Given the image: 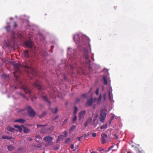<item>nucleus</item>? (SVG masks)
<instances>
[{
    "instance_id": "obj_1",
    "label": "nucleus",
    "mask_w": 153,
    "mask_h": 153,
    "mask_svg": "<svg viewBox=\"0 0 153 153\" xmlns=\"http://www.w3.org/2000/svg\"><path fill=\"white\" fill-rule=\"evenodd\" d=\"M15 71L14 72L13 74L15 78H17L19 75L17 74V73H21V70H24L28 74V76L30 77V75L33 76H36L37 74V70L34 68L30 67L29 65L26 62H23L22 64L18 63L13 65Z\"/></svg>"
},
{
    "instance_id": "obj_32",
    "label": "nucleus",
    "mask_w": 153,
    "mask_h": 153,
    "mask_svg": "<svg viewBox=\"0 0 153 153\" xmlns=\"http://www.w3.org/2000/svg\"><path fill=\"white\" fill-rule=\"evenodd\" d=\"M92 121V118L91 117L89 118L87 122V123H91Z\"/></svg>"
},
{
    "instance_id": "obj_25",
    "label": "nucleus",
    "mask_w": 153,
    "mask_h": 153,
    "mask_svg": "<svg viewBox=\"0 0 153 153\" xmlns=\"http://www.w3.org/2000/svg\"><path fill=\"white\" fill-rule=\"evenodd\" d=\"M78 108L76 106H75L74 108V111L73 112V114L74 115H76V112L77 111Z\"/></svg>"
},
{
    "instance_id": "obj_29",
    "label": "nucleus",
    "mask_w": 153,
    "mask_h": 153,
    "mask_svg": "<svg viewBox=\"0 0 153 153\" xmlns=\"http://www.w3.org/2000/svg\"><path fill=\"white\" fill-rule=\"evenodd\" d=\"M46 114L47 113L45 111L43 112L41 115L39 116V117L40 118L42 117H43L45 116L46 115Z\"/></svg>"
},
{
    "instance_id": "obj_14",
    "label": "nucleus",
    "mask_w": 153,
    "mask_h": 153,
    "mask_svg": "<svg viewBox=\"0 0 153 153\" xmlns=\"http://www.w3.org/2000/svg\"><path fill=\"white\" fill-rule=\"evenodd\" d=\"M49 109L51 110L52 113L53 114L56 113L58 111V108L57 107H56L54 109L51 108L50 107H49Z\"/></svg>"
},
{
    "instance_id": "obj_19",
    "label": "nucleus",
    "mask_w": 153,
    "mask_h": 153,
    "mask_svg": "<svg viewBox=\"0 0 153 153\" xmlns=\"http://www.w3.org/2000/svg\"><path fill=\"white\" fill-rule=\"evenodd\" d=\"M14 126L15 128H18V129L19 131L20 132H21L22 131V128L20 126H19L17 125H15Z\"/></svg>"
},
{
    "instance_id": "obj_44",
    "label": "nucleus",
    "mask_w": 153,
    "mask_h": 153,
    "mask_svg": "<svg viewBox=\"0 0 153 153\" xmlns=\"http://www.w3.org/2000/svg\"><path fill=\"white\" fill-rule=\"evenodd\" d=\"M97 134L95 133H94L92 134V136L93 137H95L96 136Z\"/></svg>"
},
{
    "instance_id": "obj_43",
    "label": "nucleus",
    "mask_w": 153,
    "mask_h": 153,
    "mask_svg": "<svg viewBox=\"0 0 153 153\" xmlns=\"http://www.w3.org/2000/svg\"><path fill=\"white\" fill-rule=\"evenodd\" d=\"M112 97L113 96H108L109 99L111 102H112V100H111V99L112 98Z\"/></svg>"
},
{
    "instance_id": "obj_21",
    "label": "nucleus",
    "mask_w": 153,
    "mask_h": 153,
    "mask_svg": "<svg viewBox=\"0 0 153 153\" xmlns=\"http://www.w3.org/2000/svg\"><path fill=\"white\" fill-rule=\"evenodd\" d=\"M7 129L9 131L12 132L14 131V128H13L11 127L10 126L7 127Z\"/></svg>"
},
{
    "instance_id": "obj_12",
    "label": "nucleus",
    "mask_w": 153,
    "mask_h": 153,
    "mask_svg": "<svg viewBox=\"0 0 153 153\" xmlns=\"http://www.w3.org/2000/svg\"><path fill=\"white\" fill-rule=\"evenodd\" d=\"M43 139L45 141L48 142L49 144L51 143L53 140L52 137L50 136H48L45 137Z\"/></svg>"
},
{
    "instance_id": "obj_8",
    "label": "nucleus",
    "mask_w": 153,
    "mask_h": 153,
    "mask_svg": "<svg viewBox=\"0 0 153 153\" xmlns=\"http://www.w3.org/2000/svg\"><path fill=\"white\" fill-rule=\"evenodd\" d=\"M83 54L85 59L86 60H88V63H90L91 62V60L88 59L89 58V56L88 55V52L87 49L84 48L83 49Z\"/></svg>"
},
{
    "instance_id": "obj_46",
    "label": "nucleus",
    "mask_w": 153,
    "mask_h": 153,
    "mask_svg": "<svg viewBox=\"0 0 153 153\" xmlns=\"http://www.w3.org/2000/svg\"><path fill=\"white\" fill-rule=\"evenodd\" d=\"M64 134L65 135V136L67 135V131H64Z\"/></svg>"
},
{
    "instance_id": "obj_38",
    "label": "nucleus",
    "mask_w": 153,
    "mask_h": 153,
    "mask_svg": "<svg viewBox=\"0 0 153 153\" xmlns=\"http://www.w3.org/2000/svg\"><path fill=\"white\" fill-rule=\"evenodd\" d=\"M36 138L40 139L41 138L40 136L39 135H37L36 137Z\"/></svg>"
},
{
    "instance_id": "obj_15",
    "label": "nucleus",
    "mask_w": 153,
    "mask_h": 153,
    "mask_svg": "<svg viewBox=\"0 0 153 153\" xmlns=\"http://www.w3.org/2000/svg\"><path fill=\"white\" fill-rule=\"evenodd\" d=\"M23 55L25 57L27 58L29 56V53L28 51L27 50H25L24 51Z\"/></svg>"
},
{
    "instance_id": "obj_34",
    "label": "nucleus",
    "mask_w": 153,
    "mask_h": 153,
    "mask_svg": "<svg viewBox=\"0 0 153 153\" xmlns=\"http://www.w3.org/2000/svg\"><path fill=\"white\" fill-rule=\"evenodd\" d=\"M112 93L110 91V89H109V91H108V96H112Z\"/></svg>"
},
{
    "instance_id": "obj_35",
    "label": "nucleus",
    "mask_w": 153,
    "mask_h": 153,
    "mask_svg": "<svg viewBox=\"0 0 153 153\" xmlns=\"http://www.w3.org/2000/svg\"><path fill=\"white\" fill-rule=\"evenodd\" d=\"M99 88H97L96 91H95V93L97 95H98V94H99Z\"/></svg>"
},
{
    "instance_id": "obj_7",
    "label": "nucleus",
    "mask_w": 153,
    "mask_h": 153,
    "mask_svg": "<svg viewBox=\"0 0 153 153\" xmlns=\"http://www.w3.org/2000/svg\"><path fill=\"white\" fill-rule=\"evenodd\" d=\"M82 37L79 36L78 34H75L73 36L74 39L76 44L82 42Z\"/></svg>"
},
{
    "instance_id": "obj_39",
    "label": "nucleus",
    "mask_w": 153,
    "mask_h": 153,
    "mask_svg": "<svg viewBox=\"0 0 153 153\" xmlns=\"http://www.w3.org/2000/svg\"><path fill=\"white\" fill-rule=\"evenodd\" d=\"M18 36L19 38H21L22 37V35L20 33H19L18 34Z\"/></svg>"
},
{
    "instance_id": "obj_56",
    "label": "nucleus",
    "mask_w": 153,
    "mask_h": 153,
    "mask_svg": "<svg viewBox=\"0 0 153 153\" xmlns=\"http://www.w3.org/2000/svg\"><path fill=\"white\" fill-rule=\"evenodd\" d=\"M89 47H90L91 45L89 43Z\"/></svg>"
},
{
    "instance_id": "obj_62",
    "label": "nucleus",
    "mask_w": 153,
    "mask_h": 153,
    "mask_svg": "<svg viewBox=\"0 0 153 153\" xmlns=\"http://www.w3.org/2000/svg\"><path fill=\"white\" fill-rule=\"evenodd\" d=\"M115 137H116V138L117 139V136H116Z\"/></svg>"
},
{
    "instance_id": "obj_55",
    "label": "nucleus",
    "mask_w": 153,
    "mask_h": 153,
    "mask_svg": "<svg viewBox=\"0 0 153 153\" xmlns=\"http://www.w3.org/2000/svg\"><path fill=\"white\" fill-rule=\"evenodd\" d=\"M82 96H85V94H82Z\"/></svg>"
},
{
    "instance_id": "obj_57",
    "label": "nucleus",
    "mask_w": 153,
    "mask_h": 153,
    "mask_svg": "<svg viewBox=\"0 0 153 153\" xmlns=\"http://www.w3.org/2000/svg\"><path fill=\"white\" fill-rule=\"evenodd\" d=\"M14 87L15 88V89H16V86H14Z\"/></svg>"
},
{
    "instance_id": "obj_31",
    "label": "nucleus",
    "mask_w": 153,
    "mask_h": 153,
    "mask_svg": "<svg viewBox=\"0 0 153 153\" xmlns=\"http://www.w3.org/2000/svg\"><path fill=\"white\" fill-rule=\"evenodd\" d=\"M76 126H71V127L70 130V132L72 131L75 128Z\"/></svg>"
},
{
    "instance_id": "obj_9",
    "label": "nucleus",
    "mask_w": 153,
    "mask_h": 153,
    "mask_svg": "<svg viewBox=\"0 0 153 153\" xmlns=\"http://www.w3.org/2000/svg\"><path fill=\"white\" fill-rule=\"evenodd\" d=\"M106 114L104 111H102L100 113V121L103 123L106 117Z\"/></svg>"
},
{
    "instance_id": "obj_54",
    "label": "nucleus",
    "mask_w": 153,
    "mask_h": 153,
    "mask_svg": "<svg viewBox=\"0 0 153 153\" xmlns=\"http://www.w3.org/2000/svg\"><path fill=\"white\" fill-rule=\"evenodd\" d=\"M62 135H61L60 136H59V138H60L61 137H62Z\"/></svg>"
},
{
    "instance_id": "obj_26",
    "label": "nucleus",
    "mask_w": 153,
    "mask_h": 153,
    "mask_svg": "<svg viewBox=\"0 0 153 153\" xmlns=\"http://www.w3.org/2000/svg\"><path fill=\"white\" fill-rule=\"evenodd\" d=\"M97 116V115L95 116L94 118L93 125H94L95 126H96V124L95 123V121L96 120Z\"/></svg>"
},
{
    "instance_id": "obj_61",
    "label": "nucleus",
    "mask_w": 153,
    "mask_h": 153,
    "mask_svg": "<svg viewBox=\"0 0 153 153\" xmlns=\"http://www.w3.org/2000/svg\"><path fill=\"white\" fill-rule=\"evenodd\" d=\"M110 149H111V148H109L108 149V150H109Z\"/></svg>"
},
{
    "instance_id": "obj_4",
    "label": "nucleus",
    "mask_w": 153,
    "mask_h": 153,
    "mask_svg": "<svg viewBox=\"0 0 153 153\" xmlns=\"http://www.w3.org/2000/svg\"><path fill=\"white\" fill-rule=\"evenodd\" d=\"M19 88L22 89L26 94H30L31 92V90L26 86L25 83L23 82H20L19 84Z\"/></svg>"
},
{
    "instance_id": "obj_18",
    "label": "nucleus",
    "mask_w": 153,
    "mask_h": 153,
    "mask_svg": "<svg viewBox=\"0 0 153 153\" xmlns=\"http://www.w3.org/2000/svg\"><path fill=\"white\" fill-rule=\"evenodd\" d=\"M42 99L45 101H46L48 103L49 105H51V102L49 100L47 97V96H42Z\"/></svg>"
},
{
    "instance_id": "obj_2",
    "label": "nucleus",
    "mask_w": 153,
    "mask_h": 153,
    "mask_svg": "<svg viewBox=\"0 0 153 153\" xmlns=\"http://www.w3.org/2000/svg\"><path fill=\"white\" fill-rule=\"evenodd\" d=\"M101 101V96H100L98 99L91 98L87 101V104L89 106H93V108L94 109L97 104L100 105Z\"/></svg>"
},
{
    "instance_id": "obj_3",
    "label": "nucleus",
    "mask_w": 153,
    "mask_h": 153,
    "mask_svg": "<svg viewBox=\"0 0 153 153\" xmlns=\"http://www.w3.org/2000/svg\"><path fill=\"white\" fill-rule=\"evenodd\" d=\"M47 125H41L40 124H37V127L40 129V132L41 133H47L50 134L52 131L53 130V127H51L50 128H45V127L47 126Z\"/></svg>"
},
{
    "instance_id": "obj_48",
    "label": "nucleus",
    "mask_w": 153,
    "mask_h": 153,
    "mask_svg": "<svg viewBox=\"0 0 153 153\" xmlns=\"http://www.w3.org/2000/svg\"><path fill=\"white\" fill-rule=\"evenodd\" d=\"M82 137V136L81 137H79L78 138V140L79 141H81V137Z\"/></svg>"
},
{
    "instance_id": "obj_63",
    "label": "nucleus",
    "mask_w": 153,
    "mask_h": 153,
    "mask_svg": "<svg viewBox=\"0 0 153 153\" xmlns=\"http://www.w3.org/2000/svg\"><path fill=\"white\" fill-rule=\"evenodd\" d=\"M71 69H72V68H72V67H71Z\"/></svg>"
},
{
    "instance_id": "obj_23",
    "label": "nucleus",
    "mask_w": 153,
    "mask_h": 153,
    "mask_svg": "<svg viewBox=\"0 0 153 153\" xmlns=\"http://www.w3.org/2000/svg\"><path fill=\"white\" fill-rule=\"evenodd\" d=\"M12 137H8L7 136H3L2 137V138L3 139H10L12 138Z\"/></svg>"
},
{
    "instance_id": "obj_49",
    "label": "nucleus",
    "mask_w": 153,
    "mask_h": 153,
    "mask_svg": "<svg viewBox=\"0 0 153 153\" xmlns=\"http://www.w3.org/2000/svg\"><path fill=\"white\" fill-rule=\"evenodd\" d=\"M59 117V116H56L55 118L54 119L55 120L57 119Z\"/></svg>"
},
{
    "instance_id": "obj_11",
    "label": "nucleus",
    "mask_w": 153,
    "mask_h": 153,
    "mask_svg": "<svg viewBox=\"0 0 153 153\" xmlns=\"http://www.w3.org/2000/svg\"><path fill=\"white\" fill-rule=\"evenodd\" d=\"M24 45L25 47L31 48L33 45V42L31 41L28 40L25 42Z\"/></svg>"
},
{
    "instance_id": "obj_20",
    "label": "nucleus",
    "mask_w": 153,
    "mask_h": 153,
    "mask_svg": "<svg viewBox=\"0 0 153 153\" xmlns=\"http://www.w3.org/2000/svg\"><path fill=\"white\" fill-rule=\"evenodd\" d=\"M25 110L24 109H17V111L18 113H21L22 114H25L24 111Z\"/></svg>"
},
{
    "instance_id": "obj_27",
    "label": "nucleus",
    "mask_w": 153,
    "mask_h": 153,
    "mask_svg": "<svg viewBox=\"0 0 153 153\" xmlns=\"http://www.w3.org/2000/svg\"><path fill=\"white\" fill-rule=\"evenodd\" d=\"M107 124L106 123L105 125L101 126L100 128L101 129H105L107 128Z\"/></svg>"
},
{
    "instance_id": "obj_41",
    "label": "nucleus",
    "mask_w": 153,
    "mask_h": 153,
    "mask_svg": "<svg viewBox=\"0 0 153 153\" xmlns=\"http://www.w3.org/2000/svg\"><path fill=\"white\" fill-rule=\"evenodd\" d=\"M80 100L79 99L77 98V99H76V101H75V102H79L80 101Z\"/></svg>"
},
{
    "instance_id": "obj_36",
    "label": "nucleus",
    "mask_w": 153,
    "mask_h": 153,
    "mask_svg": "<svg viewBox=\"0 0 153 153\" xmlns=\"http://www.w3.org/2000/svg\"><path fill=\"white\" fill-rule=\"evenodd\" d=\"M17 26V23L15 22H14V25H13V27L14 28H16Z\"/></svg>"
},
{
    "instance_id": "obj_6",
    "label": "nucleus",
    "mask_w": 153,
    "mask_h": 153,
    "mask_svg": "<svg viewBox=\"0 0 153 153\" xmlns=\"http://www.w3.org/2000/svg\"><path fill=\"white\" fill-rule=\"evenodd\" d=\"M41 85V82L38 80H36L33 85V86L36 87L39 90L42 91L43 88Z\"/></svg>"
},
{
    "instance_id": "obj_42",
    "label": "nucleus",
    "mask_w": 153,
    "mask_h": 153,
    "mask_svg": "<svg viewBox=\"0 0 153 153\" xmlns=\"http://www.w3.org/2000/svg\"><path fill=\"white\" fill-rule=\"evenodd\" d=\"M88 123H87V122H86L84 124V126L85 127L87 126H88Z\"/></svg>"
},
{
    "instance_id": "obj_28",
    "label": "nucleus",
    "mask_w": 153,
    "mask_h": 153,
    "mask_svg": "<svg viewBox=\"0 0 153 153\" xmlns=\"http://www.w3.org/2000/svg\"><path fill=\"white\" fill-rule=\"evenodd\" d=\"M8 149L10 151H12L14 149V147L12 146H9L7 147Z\"/></svg>"
},
{
    "instance_id": "obj_22",
    "label": "nucleus",
    "mask_w": 153,
    "mask_h": 153,
    "mask_svg": "<svg viewBox=\"0 0 153 153\" xmlns=\"http://www.w3.org/2000/svg\"><path fill=\"white\" fill-rule=\"evenodd\" d=\"M103 80L105 85H107V80L106 77L104 76L103 77Z\"/></svg>"
},
{
    "instance_id": "obj_51",
    "label": "nucleus",
    "mask_w": 153,
    "mask_h": 153,
    "mask_svg": "<svg viewBox=\"0 0 153 153\" xmlns=\"http://www.w3.org/2000/svg\"><path fill=\"white\" fill-rule=\"evenodd\" d=\"M24 97V98H25V99H27V98H26V97L27 96H23Z\"/></svg>"
},
{
    "instance_id": "obj_10",
    "label": "nucleus",
    "mask_w": 153,
    "mask_h": 153,
    "mask_svg": "<svg viewBox=\"0 0 153 153\" xmlns=\"http://www.w3.org/2000/svg\"><path fill=\"white\" fill-rule=\"evenodd\" d=\"M101 143L104 144L107 141L108 137L107 135L105 134H101Z\"/></svg>"
},
{
    "instance_id": "obj_52",
    "label": "nucleus",
    "mask_w": 153,
    "mask_h": 153,
    "mask_svg": "<svg viewBox=\"0 0 153 153\" xmlns=\"http://www.w3.org/2000/svg\"><path fill=\"white\" fill-rule=\"evenodd\" d=\"M20 95V96H24V95L23 94H22V93H21Z\"/></svg>"
},
{
    "instance_id": "obj_58",
    "label": "nucleus",
    "mask_w": 153,
    "mask_h": 153,
    "mask_svg": "<svg viewBox=\"0 0 153 153\" xmlns=\"http://www.w3.org/2000/svg\"><path fill=\"white\" fill-rule=\"evenodd\" d=\"M32 139L31 138V139H30V141H32Z\"/></svg>"
},
{
    "instance_id": "obj_30",
    "label": "nucleus",
    "mask_w": 153,
    "mask_h": 153,
    "mask_svg": "<svg viewBox=\"0 0 153 153\" xmlns=\"http://www.w3.org/2000/svg\"><path fill=\"white\" fill-rule=\"evenodd\" d=\"M135 150L136 151H137L140 153H141L143 152V150L141 149H139L137 148H135Z\"/></svg>"
},
{
    "instance_id": "obj_59",
    "label": "nucleus",
    "mask_w": 153,
    "mask_h": 153,
    "mask_svg": "<svg viewBox=\"0 0 153 153\" xmlns=\"http://www.w3.org/2000/svg\"><path fill=\"white\" fill-rule=\"evenodd\" d=\"M127 153H131V152H127Z\"/></svg>"
},
{
    "instance_id": "obj_37",
    "label": "nucleus",
    "mask_w": 153,
    "mask_h": 153,
    "mask_svg": "<svg viewBox=\"0 0 153 153\" xmlns=\"http://www.w3.org/2000/svg\"><path fill=\"white\" fill-rule=\"evenodd\" d=\"M54 149L55 150H57L59 149V147L58 146H56L55 147Z\"/></svg>"
},
{
    "instance_id": "obj_24",
    "label": "nucleus",
    "mask_w": 153,
    "mask_h": 153,
    "mask_svg": "<svg viewBox=\"0 0 153 153\" xmlns=\"http://www.w3.org/2000/svg\"><path fill=\"white\" fill-rule=\"evenodd\" d=\"M74 116L73 118V122L74 123H75L76 120H77V117L76 115H74Z\"/></svg>"
},
{
    "instance_id": "obj_50",
    "label": "nucleus",
    "mask_w": 153,
    "mask_h": 153,
    "mask_svg": "<svg viewBox=\"0 0 153 153\" xmlns=\"http://www.w3.org/2000/svg\"><path fill=\"white\" fill-rule=\"evenodd\" d=\"M54 46H51V49H53L54 48Z\"/></svg>"
},
{
    "instance_id": "obj_40",
    "label": "nucleus",
    "mask_w": 153,
    "mask_h": 153,
    "mask_svg": "<svg viewBox=\"0 0 153 153\" xmlns=\"http://www.w3.org/2000/svg\"><path fill=\"white\" fill-rule=\"evenodd\" d=\"M71 140V139L70 138H68L66 139V142L67 143L68 142H69Z\"/></svg>"
},
{
    "instance_id": "obj_47",
    "label": "nucleus",
    "mask_w": 153,
    "mask_h": 153,
    "mask_svg": "<svg viewBox=\"0 0 153 153\" xmlns=\"http://www.w3.org/2000/svg\"><path fill=\"white\" fill-rule=\"evenodd\" d=\"M71 149H74V146L73 145H71Z\"/></svg>"
},
{
    "instance_id": "obj_60",
    "label": "nucleus",
    "mask_w": 153,
    "mask_h": 153,
    "mask_svg": "<svg viewBox=\"0 0 153 153\" xmlns=\"http://www.w3.org/2000/svg\"><path fill=\"white\" fill-rule=\"evenodd\" d=\"M36 141H37V142H38V141L36 139Z\"/></svg>"
},
{
    "instance_id": "obj_64",
    "label": "nucleus",
    "mask_w": 153,
    "mask_h": 153,
    "mask_svg": "<svg viewBox=\"0 0 153 153\" xmlns=\"http://www.w3.org/2000/svg\"><path fill=\"white\" fill-rule=\"evenodd\" d=\"M104 97H105V96H104ZM104 98H105V97H104Z\"/></svg>"
},
{
    "instance_id": "obj_17",
    "label": "nucleus",
    "mask_w": 153,
    "mask_h": 153,
    "mask_svg": "<svg viewBox=\"0 0 153 153\" xmlns=\"http://www.w3.org/2000/svg\"><path fill=\"white\" fill-rule=\"evenodd\" d=\"M22 126L24 128V133H27L30 131V130L27 127H25L24 126Z\"/></svg>"
},
{
    "instance_id": "obj_16",
    "label": "nucleus",
    "mask_w": 153,
    "mask_h": 153,
    "mask_svg": "<svg viewBox=\"0 0 153 153\" xmlns=\"http://www.w3.org/2000/svg\"><path fill=\"white\" fill-rule=\"evenodd\" d=\"M16 122H19L21 123H24L26 121V120L22 119H20L15 120L14 121Z\"/></svg>"
},
{
    "instance_id": "obj_13",
    "label": "nucleus",
    "mask_w": 153,
    "mask_h": 153,
    "mask_svg": "<svg viewBox=\"0 0 153 153\" xmlns=\"http://www.w3.org/2000/svg\"><path fill=\"white\" fill-rule=\"evenodd\" d=\"M86 113V111L85 110H83L82 111H81L80 112L79 114V120H81L82 118Z\"/></svg>"
},
{
    "instance_id": "obj_45",
    "label": "nucleus",
    "mask_w": 153,
    "mask_h": 153,
    "mask_svg": "<svg viewBox=\"0 0 153 153\" xmlns=\"http://www.w3.org/2000/svg\"><path fill=\"white\" fill-rule=\"evenodd\" d=\"M68 119H66L64 121L63 123H67L68 122Z\"/></svg>"
},
{
    "instance_id": "obj_53",
    "label": "nucleus",
    "mask_w": 153,
    "mask_h": 153,
    "mask_svg": "<svg viewBox=\"0 0 153 153\" xmlns=\"http://www.w3.org/2000/svg\"><path fill=\"white\" fill-rule=\"evenodd\" d=\"M64 79H66V77H65V75H64Z\"/></svg>"
},
{
    "instance_id": "obj_5",
    "label": "nucleus",
    "mask_w": 153,
    "mask_h": 153,
    "mask_svg": "<svg viewBox=\"0 0 153 153\" xmlns=\"http://www.w3.org/2000/svg\"><path fill=\"white\" fill-rule=\"evenodd\" d=\"M27 109L29 116L30 117H33L35 116L36 113L30 106H27Z\"/></svg>"
},
{
    "instance_id": "obj_33",
    "label": "nucleus",
    "mask_w": 153,
    "mask_h": 153,
    "mask_svg": "<svg viewBox=\"0 0 153 153\" xmlns=\"http://www.w3.org/2000/svg\"><path fill=\"white\" fill-rule=\"evenodd\" d=\"M36 97H35V96H31V97H30V98L31 100L32 101H34V99H36Z\"/></svg>"
}]
</instances>
